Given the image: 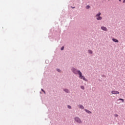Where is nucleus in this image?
Instances as JSON below:
<instances>
[{"mask_svg": "<svg viewBox=\"0 0 125 125\" xmlns=\"http://www.w3.org/2000/svg\"><path fill=\"white\" fill-rule=\"evenodd\" d=\"M72 72L74 73V74H75V75H79L80 73H81V71L77 70V69L75 68H73L72 69Z\"/></svg>", "mask_w": 125, "mask_h": 125, "instance_id": "obj_1", "label": "nucleus"}, {"mask_svg": "<svg viewBox=\"0 0 125 125\" xmlns=\"http://www.w3.org/2000/svg\"><path fill=\"white\" fill-rule=\"evenodd\" d=\"M74 120L76 122V123H78V124H82L83 123L81 119H80V118L78 117H75Z\"/></svg>", "mask_w": 125, "mask_h": 125, "instance_id": "obj_2", "label": "nucleus"}, {"mask_svg": "<svg viewBox=\"0 0 125 125\" xmlns=\"http://www.w3.org/2000/svg\"><path fill=\"white\" fill-rule=\"evenodd\" d=\"M79 78L81 80H83V81H85L86 82V79H85V77L83 75V73L82 72H80L79 73Z\"/></svg>", "mask_w": 125, "mask_h": 125, "instance_id": "obj_3", "label": "nucleus"}, {"mask_svg": "<svg viewBox=\"0 0 125 125\" xmlns=\"http://www.w3.org/2000/svg\"><path fill=\"white\" fill-rule=\"evenodd\" d=\"M101 15V13H98L96 16L95 17H96L97 20H102V17H101L100 16Z\"/></svg>", "mask_w": 125, "mask_h": 125, "instance_id": "obj_4", "label": "nucleus"}, {"mask_svg": "<svg viewBox=\"0 0 125 125\" xmlns=\"http://www.w3.org/2000/svg\"><path fill=\"white\" fill-rule=\"evenodd\" d=\"M111 93L112 94H120V92H119V91H111Z\"/></svg>", "mask_w": 125, "mask_h": 125, "instance_id": "obj_5", "label": "nucleus"}, {"mask_svg": "<svg viewBox=\"0 0 125 125\" xmlns=\"http://www.w3.org/2000/svg\"><path fill=\"white\" fill-rule=\"evenodd\" d=\"M101 29H102V30H103V31H107V28H106V27L102 26V27H101Z\"/></svg>", "mask_w": 125, "mask_h": 125, "instance_id": "obj_6", "label": "nucleus"}, {"mask_svg": "<svg viewBox=\"0 0 125 125\" xmlns=\"http://www.w3.org/2000/svg\"><path fill=\"white\" fill-rule=\"evenodd\" d=\"M78 106L80 109H84V107L82 104H79Z\"/></svg>", "mask_w": 125, "mask_h": 125, "instance_id": "obj_7", "label": "nucleus"}, {"mask_svg": "<svg viewBox=\"0 0 125 125\" xmlns=\"http://www.w3.org/2000/svg\"><path fill=\"white\" fill-rule=\"evenodd\" d=\"M113 42H119V40L116 39H112Z\"/></svg>", "mask_w": 125, "mask_h": 125, "instance_id": "obj_8", "label": "nucleus"}, {"mask_svg": "<svg viewBox=\"0 0 125 125\" xmlns=\"http://www.w3.org/2000/svg\"><path fill=\"white\" fill-rule=\"evenodd\" d=\"M85 112H86L88 114H91V112L87 109H84Z\"/></svg>", "mask_w": 125, "mask_h": 125, "instance_id": "obj_9", "label": "nucleus"}, {"mask_svg": "<svg viewBox=\"0 0 125 125\" xmlns=\"http://www.w3.org/2000/svg\"><path fill=\"white\" fill-rule=\"evenodd\" d=\"M64 91H65V92H66V93H69V90L67 89H64Z\"/></svg>", "mask_w": 125, "mask_h": 125, "instance_id": "obj_10", "label": "nucleus"}, {"mask_svg": "<svg viewBox=\"0 0 125 125\" xmlns=\"http://www.w3.org/2000/svg\"><path fill=\"white\" fill-rule=\"evenodd\" d=\"M88 53H89L90 54H92V53H93V52H92V51L91 50H88Z\"/></svg>", "mask_w": 125, "mask_h": 125, "instance_id": "obj_11", "label": "nucleus"}, {"mask_svg": "<svg viewBox=\"0 0 125 125\" xmlns=\"http://www.w3.org/2000/svg\"><path fill=\"white\" fill-rule=\"evenodd\" d=\"M118 100H121V101H122L123 103L124 102V100L123 99H119Z\"/></svg>", "mask_w": 125, "mask_h": 125, "instance_id": "obj_12", "label": "nucleus"}, {"mask_svg": "<svg viewBox=\"0 0 125 125\" xmlns=\"http://www.w3.org/2000/svg\"><path fill=\"white\" fill-rule=\"evenodd\" d=\"M90 7V6H89V5H87L86 7V8L87 9H88V8H89Z\"/></svg>", "mask_w": 125, "mask_h": 125, "instance_id": "obj_13", "label": "nucleus"}, {"mask_svg": "<svg viewBox=\"0 0 125 125\" xmlns=\"http://www.w3.org/2000/svg\"><path fill=\"white\" fill-rule=\"evenodd\" d=\"M81 88H82V89H84V86H81Z\"/></svg>", "mask_w": 125, "mask_h": 125, "instance_id": "obj_14", "label": "nucleus"}, {"mask_svg": "<svg viewBox=\"0 0 125 125\" xmlns=\"http://www.w3.org/2000/svg\"><path fill=\"white\" fill-rule=\"evenodd\" d=\"M61 50H64V46H62L61 48Z\"/></svg>", "mask_w": 125, "mask_h": 125, "instance_id": "obj_15", "label": "nucleus"}, {"mask_svg": "<svg viewBox=\"0 0 125 125\" xmlns=\"http://www.w3.org/2000/svg\"><path fill=\"white\" fill-rule=\"evenodd\" d=\"M67 107L68 108V109H71V106H70V105H68Z\"/></svg>", "mask_w": 125, "mask_h": 125, "instance_id": "obj_16", "label": "nucleus"}, {"mask_svg": "<svg viewBox=\"0 0 125 125\" xmlns=\"http://www.w3.org/2000/svg\"><path fill=\"white\" fill-rule=\"evenodd\" d=\"M57 71H58V72H60V69H57Z\"/></svg>", "mask_w": 125, "mask_h": 125, "instance_id": "obj_17", "label": "nucleus"}, {"mask_svg": "<svg viewBox=\"0 0 125 125\" xmlns=\"http://www.w3.org/2000/svg\"><path fill=\"white\" fill-rule=\"evenodd\" d=\"M42 90L43 91V92H44V93H45V92L44 91V90H43V89H42Z\"/></svg>", "mask_w": 125, "mask_h": 125, "instance_id": "obj_18", "label": "nucleus"}, {"mask_svg": "<svg viewBox=\"0 0 125 125\" xmlns=\"http://www.w3.org/2000/svg\"><path fill=\"white\" fill-rule=\"evenodd\" d=\"M114 116H115V117H118V114H115Z\"/></svg>", "mask_w": 125, "mask_h": 125, "instance_id": "obj_19", "label": "nucleus"}, {"mask_svg": "<svg viewBox=\"0 0 125 125\" xmlns=\"http://www.w3.org/2000/svg\"><path fill=\"white\" fill-rule=\"evenodd\" d=\"M123 2H124V3L125 2V0H124Z\"/></svg>", "mask_w": 125, "mask_h": 125, "instance_id": "obj_20", "label": "nucleus"}, {"mask_svg": "<svg viewBox=\"0 0 125 125\" xmlns=\"http://www.w3.org/2000/svg\"><path fill=\"white\" fill-rule=\"evenodd\" d=\"M121 0H119V1H121Z\"/></svg>", "mask_w": 125, "mask_h": 125, "instance_id": "obj_21", "label": "nucleus"}]
</instances>
